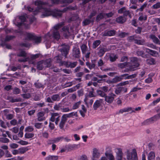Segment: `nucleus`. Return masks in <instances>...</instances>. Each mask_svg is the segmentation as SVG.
Here are the masks:
<instances>
[{
    "instance_id": "25",
    "label": "nucleus",
    "mask_w": 160,
    "mask_h": 160,
    "mask_svg": "<svg viewBox=\"0 0 160 160\" xmlns=\"http://www.w3.org/2000/svg\"><path fill=\"white\" fill-rule=\"evenodd\" d=\"M126 19L122 16H120L116 19V22L118 23H122L126 21Z\"/></svg>"
},
{
    "instance_id": "47",
    "label": "nucleus",
    "mask_w": 160,
    "mask_h": 160,
    "mask_svg": "<svg viewBox=\"0 0 160 160\" xmlns=\"http://www.w3.org/2000/svg\"><path fill=\"white\" fill-rule=\"evenodd\" d=\"M122 87H118L115 89V93L117 95L119 94L122 91Z\"/></svg>"
},
{
    "instance_id": "63",
    "label": "nucleus",
    "mask_w": 160,
    "mask_h": 160,
    "mask_svg": "<svg viewBox=\"0 0 160 160\" xmlns=\"http://www.w3.org/2000/svg\"><path fill=\"white\" fill-rule=\"evenodd\" d=\"M4 154H5V157L7 158H11L12 156V154L8 150L6 151Z\"/></svg>"
},
{
    "instance_id": "33",
    "label": "nucleus",
    "mask_w": 160,
    "mask_h": 160,
    "mask_svg": "<svg viewBox=\"0 0 160 160\" xmlns=\"http://www.w3.org/2000/svg\"><path fill=\"white\" fill-rule=\"evenodd\" d=\"M58 157L57 156L49 155L46 158V160H57L58 159Z\"/></svg>"
},
{
    "instance_id": "38",
    "label": "nucleus",
    "mask_w": 160,
    "mask_h": 160,
    "mask_svg": "<svg viewBox=\"0 0 160 160\" xmlns=\"http://www.w3.org/2000/svg\"><path fill=\"white\" fill-rule=\"evenodd\" d=\"M54 109L57 111L61 110L62 109V104L59 103L58 104H56L54 106Z\"/></svg>"
},
{
    "instance_id": "57",
    "label": "nucleus",
    "mask_w": 160,
    "mask_h": 160,
    "mask_svg": "<svg viewBox=\"0 0 160 160\" xmlns=\"http://www.w3.org/2000/svg\"><path fill=\"white\" fill-rule=\"evenodd\" d=\"M63 138V137H58L57 138H54L53 139V141H54V143H56L61 141H62Z\"/></svg>"
},
{
    "instance_id": "45",
    "label": "nucleus",
    "mask_w": 160,
    "mask_h": 160,
    "mask_svg": "<svg viewBox=\"0 0 160 160\" xmlns=\"http://www.w3.org/2000/svg\"><path fill=\"white\" fill-rule=\"evenodd\" d=\"M101 43V41L98 40L95 41L93 43L92 47L93 48H96Z\"/></svg>"
},
{
    "instance_id": "23",
    "label": "nucleus",
    "mask_w": 160,
    "mask_h": 160,
    "mask_svg": "<svg viewBox=\"0 0 160 160\" xmlns=\"http://www.w3.org/2000/svg\"><path fill=\"white\" fill-rule=\"evenodd\" d=\"M45 68L43 60L40 61L37 63V68L40 70H42Z\"/></svg>"
},
{
    "instance_id": "46",
    "label": "nucleus",
    "mask_w": 160,
    "mask_h": 160,
    "mask_svg": "<svg viewBox=\"0 0 160 160\" xmlns=\"http://www.w3.org/2000/svg\"><path fill=\"white\" fill-rule=\"evenodd\" d=\"M137 36L133 35L129 37L128 38V40L129 42H134L135 43V40L136 39Z\"/></svg>"
},
{
    "instance_id": "14",
    "label": "nucleus",
    "mask_w": 160,
    "mask_h": 160,
    "mask_svg": "<svg viewBox=\"0 0 160 160\" xmlns=\"http://www.w3.org/2000/svg\"><path fill=\"white\" fill-rule=\"evenodd\" d=\"M116 33V31L114 30H106L103 32L102 33L103 36H114Z\"/></svg>"
},
{
    "instance_id": "52",
    "label": "nucleus",
    "mask_w": 160,
    "mask_h": 160,
    "mask_svg": "<svg viewBox=\"0 0 160 160\" xmlns=\"http://www.w3.org/2000/svg\"><path fill=\"white\" fill-rule=\"evenodd\" d=\"M154 122L160 119V113L152 117Z\"/></svg>"
},
{
    "instance_id": "28",
    "label": "nucleus",
    "mask_w": 160,
    "mask_h": 160,
    "mask_svg": "<svg viewBox=\"0 0 160 160\" xmlns=\"http://www.w3.org/2000/svg\"><path fill=\"white\" fill-rule=\"evenodd\" d=\"M153 122H154L151 117L145 120L142 124L143 125H148Z\"/></svg>"
},
{
    "instance_id": "5",
    "label": "nucleus",
    "mask_w": 160,
    "mask_h": 160,
    "mask_svg": "<svg viewBox=\"0 0 160 160\" xmlns=\"http://www.w3.org/2000/svg\"><path fill=\"white\" fill-rule=\"evenodd\" d=\"M115 96L116 95L114 94L111 93L108 95H106L104 97V100L108 104H111L114 101Z\"/></svg>"
},
{
    "instance_id": "44",
    "label": "nucleus",
    "mask_w": 160,
    "mask_h": 160,
    "mask_svg": "<svg viewBox=\"0 0 160 160\" xmlns=\"http://www.w3.org/2000/svg\"><path fill=\"white\" fill-rule=\"evenodd\" d=\"M97 93L98 95L104 98L107 95L104 92L101 90H97Z\"/></svg>"
},
{
    "instance_id": "20",
    "label": "nucleus",
    "mask_w": 160,
    "mask_h": 160,
    "mask_svg": "<svg viewBox=\"0 0 160 160\" xmlns=\"http://www.w3.org/2000/svg\"><path fill=\"white\" fill-rule=\"evenodd\" d=\"M54 59L56 60L57 63L59 64L60 66L64 65L65 64L64 62H65L62 61L61 60L62 58L61 56L59 55L56 56L54 57Z\"/></svg>"
},
{
    "instance_id": "16",
    "label": "nucleus",
    "mask_w": 160,
    "mask_h": 160,
    "mask_svg": "<svg viewBox=\"0 0 160 160\" xmlns=\"http://www.w3.org/2000/svg\"><path fill=\"white\" fill-rule=\"evenodd\" d=\"M45 113L43 112H38L37 114V120L38 121L41 122L44 120L45 119L44 116Z\"/></svg>"
},
{
    "instance_id": "56",
    "label": "nucleus",
    "mask_w": 160,
    "mask_h": 160,
    "mask_svg": "<svg viewBox=\"0 0 160 160\" xmlns=\"http://www.w3.org/2000/svg\"><path fill=\"white\" fill-rule=\"evenodd\" d=\"M94 92V90L92 88L91 90L89 92L88 96L90 98H92L95 97Z\"/></svg>"
},
{
    "instance_id": "29",
    "label": "nucleus",
    "mask_w": 160,
    "mask_h": 160,
    "mask_svg": "<svg viewBox=\"0 0 160 160\" xmlns=\"http://www.w3.org/2000/svg\"><path fill=\"white\" fill-rule=\"evenodd\" d=\"M150 38L152 40L154 43L160 44V42L159 40L154 35H151L150 36Z\"/></svg>"
},
{
    "instance_id": "4",
    "label": "nucleus",
    "mask_w": 160,
    "mask_h": 160,
    "mask_svg": "<svg viewBox=\"0 0 160 160\" xmlns=\"http://www.w3.org/2000/svg\"><path fill=\"white\" fill-rule=\"evenodd\" d=\"M126 154V158L128 160H138L136 150L135 149L132 150L127 149Z\"/></svg>"
},
{
    "instance_id": "62",
    "label": "nucleus",
    "mask_w": 160,
    "mask_h": 160,
    "mask_svg": "<svg viewBox=\"0 0 160 160\" xmlns=\"http://www.w3.org/2000/svg\"><path fill=\"white\" fill-rule=\"evenodd\" d=\"M20 92V90L17 88H15L13 90V93L15 94H19Z\"/></svg>"
},
{
    "instance_id": "43",
    "label": "nucleus",
    "mask_w": 160,
    "mask_h": 160,
    "mask_svg": "<svg viewBox=\"0 0 160 160\" xmlns=\"http://www.w3.org/2000/svg\"><path fill=\"white\" fill-rule=\"evenodd\" d=\"M105 17V13H101L99 14L97 17L96 20L97 21H99Z\"/></svg>"
},
{
    "instance_id": "60",
    "label": "nucleus",
    "mask_w": 160,
    "mask_h": 160,
    "mask_svg": "<svg viewBox=\"0 0 160 160\" xmlns=\"http://www.w3.org/2000/svg\"><path fill=\"white\" fill-rule=\"evenodd\" d=\"M75 8L74 7H71V6H69L68 7H66L63 9L62 11H61L62 12V13L64 12H66L68 10H74Z\"/></svg>"
},
{
    "instance_id": "12",
    "label": "nucleus",
    "mask_w": 160,
    "mask_h": 160,
    "mask_svg": "<svg viewBox=\"0 0 160 160\" xmlns=\"http://www.w3.org/2000/svg\"><path fill=\"white\" fill-rule=\"evenodd\" d=\"M69 50V47L68 45H62V48L60 49V51L62 55L64 56L65 58H67V55L68 53Z\"/></svg>"
},
{
    "instance_id": "8",
    "label": "nucleus",
    "mask_w": 160,
    "mask_h": 160,
    "mask_svg": "<svg viewBox=\"0 0 160 160\" xmlns=\"http://www.w3.org/2000/svg\"><path fill=\"white\" fill-rule=\"evenodd\" d=\"M101 156L99 150L96 148L93 149L92 152V160H96L98 159Z\"/></svg>"
},
{
    "instance_id": "61",
    "label": "nucleus",
    "mask_w": 160,
    "mask_h": 160,
    "mask_svg": "<svg viewBox=\"0 0 160 160\" xmlns=\"http://www.w3.org/2000/svg\"><path fill=\"white\" fill-rule=\"evenodd\" d=\"M0 141L3 143H8L9 142V140L8 138L4 137L0 138Z\"/></svg>"
},
{
    "instance_id": "40",
    "label": "nucleus",
    "mask_w": 160,
    "mask_h": 160,
    "mask_svg": "<svg viewBox=\"0 0 160 160\" xmlns=\"http://www.w3.org/2000/svg\"><path fill=\"white\" fill-rule=\"evenodd\" d=\"M28 150V149L27 147H23L20 148L18 149L19 154H23Z\"/></svg>"
},
{
    "instance_id": "30",
    "label": "nucleus",
    "mask_w": 160,
    "mask_h": 160,
    "mask_svg": "<svg viewBox=\"0 0 160 160\" xmlns=\"http://www.w3.org/2000/svg\"><path fill=\"white\" fill-rule=\"evenodd\" d=\"M66 121L67 120L65 119L62 117L61 120L59 124V127L60 129H63Z\"/></svg>"
},
{
    "instance_id": "6",
    "label": "nucleus",
    "mask_w": 160,
    "mask_h": 160,
    "mask_svg": "<svg viewBox=\"0 0 160 160\" xmlns=\"http://www.w3.org/2000/svg\"><path fill=\"white\" fill-rule=\"evenodd\" d=\"M17 56L23 57V58H20L18 59V61L19 62H25L29 61L30 58L29 57H26V53L24 51H21L19 53L17 54Z\"/></svg>"
},
{
    "instance_id": "10",
    "label": "nucleus",
    "mask_w": 160,
    "mask_h": 160,
    "mask_svg": "<svg viewBox=\"0 0 160 160\" xmlns=\"http://www.w3.org/2000/svg\"><path fill=\"white\" fill-rule=\"evenodd\" d=\"M103 101L102 99H99L96 100L94 102L93 105V108L94 110H96L102 106Z\"/></svg>"
},
{
    "instance_id": "54",
    "label": "nucleus",
    "mask_w": 160,
    "mask_h": 160,
    "mask_svg": "<svg viewBox=\"0 0 160 160\" xmlns=\"http://www.w3.org/2000/svg\"><path fill=\"white\" fill-rule=\"evenodd\" d=\"M19 19L22 22L18 23V25L21 26L22 24H23L22 22H24L26 20V18L25 16H22L19 17Z\"/></svg>"
},
{
    "instance_id": "59",
    "label": "nucleus",
    "mask_w": 160,
    "mask_h": 160,
    "mask_svg": "<svg viewBox=\"0 0 160 160\" xmlns=\"http://www.w3.org/2000/svg\"><path fill=\"white\" fill-rule=\"evenodd\" d=\"M73 0H64L61 1V2L62 3L64 4L65 5L70 3L72 2Z\"/></svg>"
},
{
    "instance_id": "32",
    "label": "nucleus",
    "mask_w": 160,
    "mask_h": 160,
    "mask_svg": "<svg viewBox=\"0 0 160 160\" xmlns=\"http://www.w3.org/2000/svg\"><path fill=\"white\" fill-rule=\"evenodd\" d=\"M51 98L53 101H59L61 99V97L59 95L55 94L52 95Z\"/></svg>"
},
{
    "instance_id": "48",
    "label": "nucleus",
    "mask_w": 160,
    "mask_h": 160,
    "mask_svg": "<svg viewBox=\"0 0 160 160\" xmlns=\"http://www.w3.org/2000/svg\"><path fill=\"white\" fill-rule=\"evenodd\" d=\"M81 48L82 50V52L83 54L85 53L87 49V46L85 44H82L81 46Z\"/></svg>"
},
{
    "instance_id": "53",
    "label": "nucleus",
    "mask_w": 160,
    "mask_h": 160,
    "mask_svg": "<svg viewBox=\"0 0 160 160\" xmlns=\"http://www.w3.org/2000/svg\"><path fill=\"white\" fill-rule=\"evenodd\" d=\"M34 134L33 133H26L25 134V137L27 138H30L34 136Z\"/></svg>"
},
{
    "instance_id": "13",
    "label": "nucleus",
    "mask_w": 160,
    "mask_h": 160,
    "mask_svg": "<svg viewBox=\"0 0 160 160\" xmlns=\"http://www.w3.org/2000/svg\"><path fill=\"white\" fill-rule=\"evenodd\" d=\"M115 150L116 153L117 160H121L123 154L122 149L121 148H116Z\"/></svg>"
},
{
    "instance_id": "18",
    "label": "nucleus",
    "mask_w": 160,
    "mask_h": 160,
    "mask_svg": "<svg viewBox=\"0 0 160 160\" xmlns=\"http://www.w3.org/2000/svg\"><path fill=\"white\" fill-rule=\"evenodd\" d=\"M144 50L147 52L149 53L153 57H157L158 55V52L155 51L153 50L146 48H145Z\"/></svg>"
},
{
    "instance_id": "21",
    "label": "nucleus",
    "mask_w": 160,
    "mask_h": 160,
    "mask_svg": "<svg viewBox=\"0 0 160 160\" xmlns=\"http://www.w3.org/2000/svg\"><path fill=\"white\" fill-rule=\"evenodd\" d=\"M62 32H63V34L65 37L68 36L70 35L69 31V28L67 26L64 27L62 28Z\"/></svg>"
},
{
    "instance_id": "3",
    "label": "nucleus",
    "mask_w": 160,
    "mask_h": 160,
    "mask_svg": "<svg viewBox=\"0 0 160 160\" xmlns=\"http://www.w3.org/2000/svg\"><path fill=\"white\" fill-rule=\"evenodd\" d=\"M130 62H125L118 64V67L122 68L127 66L129 68V71H132L135 70L136 68L139 67V65L137 58L135 57H132L130 58Z\"/></svg>"
},
{
    "instance_id": "17",
    "label": "nucleus",
    "mask_w": 160,
    "mask_h": 160,
    "mask_svg": "<svg viewBox=\"0 0 160 160\" xmlns=\"http://www.w3.org/2000/svg\"><path fill=\"white\" fill-rule=\"evenodd\" d=\"M42 55L40 53H37L35 55H31L30 56L31 60L30 59L29 61V63L30 64H34L35 62L33 61V60H34L39 57H41Z\"/></svg>"
},
{
    "instance_id": "15",
    "label": "nucleus",
    "mask_w": 160,
    "mask_h": 160,
    "mask_svg": "<svg viewBox=\"0 0 160 160\" xmlns=\"http://www.w3.org/2000/svg\"><path fill=\"white\" fill-rule=\"evenodd\" d=\"M93 99L90 98L88 96L86 97L84 99V101L85 104L86 105L88 108L91 107L93 103Z\"/></svg>"
},
{
    "instance_id": "49",
    "label": "nucleus",
    "mask_w": 160,
    "mask_h": 160,
    "mask_svg": "<svg viewBox=\"0 0 160 160\" xmlns=\"http://www.w3.org/2000/svg\"><path fill=\"white\" fill-rule=\"evenodd\" d=\"M105 155L109 158V160H114V157L112 154L106 152Z\"/></svg>"
},
{
    "instance_id": "19",
    "label": "nucleus",
    "mask_w": 160,
    "mask_h": 160,
    "mask_svg": "<svg viewBox=\"0 0 160 160\" xmlns=\"http://www.w3.org/2000/svg\"><path fill=\"white\" fill-rule=\"evenodd\" d=\"M64 63V65L67 68L70 67L73 68L75 67L77 64V62H65Z\"/></svg>"
},
{
    "instance_id": "39",
    "label": "nucleus",
    "mask_w": 160,
    "mask_h": 160,
    "mask_svg": "<svg viewBox=\"0 0 160 160\" xmlns=\"http://www.w3.org/2000/svg\"><path fill=\"white\" fill-rule=\"evenodd\" d=\"M35 43L36 44H38L41 42V37H38L35 35L33 39Z\"/></svg>"
},
{
    "instance_id": "36",
    "label": "nucleus",
    "mask_w": 160,
    "mask_h": 160,
    "mask_svg": "<svg viewBox=\"0 0 160 160\" xmlns=\"http://www.w3.org/2000/svg\"><path fill=\"white\" fill-rule=\"evenodd\" d=\"M155 153L152 152H150L148 155V160H153L155 158Z\"/></svg>"
},
{
    "instance_id": "7",
    "label": "nucleus",
    "mask_w": 160,
    "mask_h": 160,
    "mask_svg": "<svg viewBox=\"0 0 160 160\" xmlns=\"http://www.w3.org/2000/svg\"><path fill=\"white\" fill-rule=\"evenodd\" d=\"M60 116L58 113H53L51 114V117L50 120L52 122H55L56 125H58L60 120Z\"/></svg>"
},
{
    "instance_id": "24",
    "label": "nucleus",
    "mask_w": 160,
    "mask_h": 160,
    "mask_svg": "<svg viewBox=\"0 0 160 160\" xmlns=\"http://www.w3.org/2000/svg\"><path fill=\"white\" fill-rule=\"evenodd\" d=\"M121 78L119 76H117L109 81V83H115L121 81Z\"/></svg>"
},
{
    "instance_id": "22",
    "label": "nucleus",
    "mask_w": 160,
    "mask_h": 160,
    "mask_svg": "<svg viewBox=\"0 0 160 160\" xmlns=\"http://www.w3.org/2000/svg\"><path fill=\"white\" fill-rule=\"evenodd\" d=\"M140 38L137 36L136 39L135 40V43L138 45H143L145 43V41L143 39H139Z\"/></svg>"
},
{
    "instance_id": "58",
    "label": "nucleus",
    "mask_w": 160,
    "mask_h": 160,
    "mask_svg": "<svg viewBox=\"0 0 160 160\" xmlns=\"http://www.w3.org/2000/svg\"><path fill=\"white\" fill-rule=\"evenodd\" d=\"M42 123L36 122L34 123V126L37 129H40L42 126Z\"/></svg>"
},
{
    "instance_id": "11",
    "label": "nucleus",
    "mask_w": 160,
    "mask_h": 160,
    "mask_svg": "<svg viewBox=\"0 0 160 160\" xmlns=\"http://www.w3.org/2000/svg\"><path fill=\"white\" fill-rule=\"evenodd\" d=\"M14 38V37L12 36H7L5 38H4L3 36H2L0 38L1 40V45L2 46L4 45V42H7L10 41Z\"/></svg>"
},
{
    "instance_id": "64",
    "label": "nucleus",
    "mask_w": 160,
    "mask_h": 160,
    "mask_svg": "<svg viewBox=\"0 0 160 160\" xmlns=\"http://www.w3.org/2000/svg\"><path fill=\"white\" fill-rule=\"evenodd\" d=\"M152 7L153 8L155 9H157L160 8V2H158L156 4L153 5L152 6Z\"/></svg>"
},
{
    "instance_id": "41",
    "label": "nucleus",
    "mask_w": 160,
    "mask_h": 160,
    "mask_svg": "<svg viewBox=\"0 0 160 160\" xmlns=\"http://www.w3.org/2000/svg\"><path fill=\"white\" fill-rule=\"evenodd\" d=\"M80 147V144H73L72 145H70L68 146V148L70 150H72L73 149H77L79 148Z\"/></svg>"
},
{
    "instance_id": "51",
    "label": "nucleus",
    "mask_w": 160,
    "mask_h": 160,
    "mask_svg": "<svg viewBox=\"0 0 160 160\" xmlns=\"http://www.w3.org/2000/svg\"><path fill=\"white\" fill-rule=\"evenodd\" d=\"M7 135L8 136V137L9 138H11L12 135L10 134V132L8 131H6V132H3L2 133V136L4 137H7Z\"/></svg>"
},
{
    "instance_id": "26",
    "label": "nucleus",
    "mask_w": 160,
    "mask_h": 160,
    "mask_svg": "<svg viewBox=\"0 0 160 160\" xmlns=\"http://www.w3.org/2000/svg\"><path fill=\"white\" fill-rule=\"evenodd\" d=\"M43 62L45 68H49L51 65L52 61L50 58H49L43 60Z\"/></svg>"
},
{
    "instance_id": "2",
    "label": "nucleus",
    "mask_w": 160,
    "mask_h": 160,
    "mask_svg": "<svg viewBox=\"0 0 160 160\" xmlns=\"http://www.w3.org/2000/svg\"><path fill=\"white\" fill-rule=\"evenodd\" d=\"M64 25V22H61L55 25L50 32L46 35L45 37L46 39L50 41H52V38L58 40L60 38V35L58 30Z\"/></svg>"
},
{
    "instance_id": "34",
    "label": "nucleus",
    "mask_w": 160,
    "mask_h": 160,
    "mask_svg": "<svg viewBox=\"0 0 160 160\" xmlns=\"http://www.w3.org/2000/svg\"><path fill=\"white\" fill-rule=\"evenodd\" d=\"M146 63L148 64L152 65L155 64L156 62L155 60L152 58H148L146 60Z\"/></svg>"
},
{
    "instance_id": "55",
    "label": "nucleus",
    "mask_w": 160,
    "mask_h": 160,
    "mask_svg": "<svg viewBox=\"0 0 160 160\" xmlns=\"http://www.w3.org/2000/svg\"><path fill=\"white\" fill-rule=\"evenodd\" d=\"M136 53L138 56H141L143 58L146 57V55H144V52L143 51L138 50L137 51Z\"/></svg>"
},
{
    "instance_id": "35",
    "label": "nucleus",
    "mask_w": 160,
    "mask_h": 160,
    "mask_svg": "<svg viewBox=\"0 0 160 160\" xmlns=\"http://www.w3.org/2000/svg\"><path fill=\"white\" fill-rule=\"evenodd\" d=\"M7 99L12 102H19V100L18 99L14 98L13 97L11 96H8L7 98Z\"/></svg>"
},
{
    "instance_id": "37",
    "label": "nucleus",
    "mask_w": 160,
    "mask_h": 160,
    "mask_svg": "<svg viewBox=\"0 0 160 160\" xmlns=\"http://www.w3.org/2000/svg\"><path fill=\"white\" fill-rule=\"evenodd\" d=\"M109 58L110 60L112 62H113L115 61L118 58V57L116 55L111 54L110 55Z\"/></svg>"
},
{
    "instance_id": "27",
    "label": "nucleus",
    "mask_w": 160,
    "mask_h": 160,
    "mask_svg": "<svg viewBox=\"0 0 160 160\" xmlns=\"http://www.w3.org/2000/svg\"><path fill=\"white\" fill-rule=\"evenodd\" d=\"M35 35L34 34L26 32L25 34L26 39L27 40H33Z\"/></svg>"
},
{
    "instance_id": "50",
    "label": "nucleus",
    "mask_w": 160,
    "mask_h": 160,
    "mask_svg": "<svg viewBox=\"0 0 160 160\" xmlns=\"http://www.w3.org/2000/svg\"><path fill=\"white\" fill-rule=\"evenodd\" d=\"M105 48H101L98 52V54L99 57L102 56L106 52Z\"/></svg>"
},
{
    "instance_id": "1",
    "label": "nucleus",
    "mask_w": 160,
    "mask_h": 160,
    "mask_svg": "<svg viewBox=\"0 0 160 160\" xmlns=\"http://www.w3.org/2000/svg\"><path fill=\"white\" fill-rule=\"evenodd\" d=\"M34 4L37 7V10L38 12H40L42 9H43L44 12L42 15V18L52 15L54 17L58 18L60 17L62 15V12L61 11L56 9L53 11H51L49 9L45 8V7L48 4L46 2H44L38 0L35 2Z\"/></svg>"
},
{
    "instance_id": "9",
    "label": "nucleus",
    "mask_w": 160,
    "mask_h": 160,
    "mask_svg": "<svg viewBox=\"0 0 160 160\" xmlns=\"http://www.w3.org/2000/svg\"><path fill=\"white\" fill-rule=\"evenodd\" d=\"M72 55L75 58H79L80 56V51L78 47H74L72 50Z\"/></svg>"
},
{
    "instance_id": "31",
    "label": "nucleus",
    "mask_w": 160,
    "mask_h": 160,
    "mask_svg": "<svg viewBox=\"0 0 160 160\" xmlns=\"http://www.w3.org/2000/svg\"><path fill=\"white\" fill-rule=\"evenodd\" d=\"M87 112V109L84 105H82V110L79 111L81 115L83 117L85 116V114Z\"/></svg>"
},
{
    "instance_id": "42",
    "label": "nucleus",
    "mask_w": 160,
    "mask_h": 160,
    "mask_svg": "<svg viewBox=\"0 0 160 160\" xmlns=\"http://www.w3.org/2000/svg\"><path fill=\"white\" fill-rule=\"evenodd\" d=\"M81 101H79L78 102L75 103L73 105L72 109L73 110H74L78 108L80 105H81Z\"/></svg>"
}]
</instances>
